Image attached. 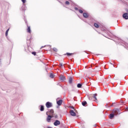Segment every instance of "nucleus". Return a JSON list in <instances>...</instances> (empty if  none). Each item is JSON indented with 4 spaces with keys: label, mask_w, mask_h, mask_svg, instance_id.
Returning a JSON list of instances; mask_svg holds the SVG:
<instances>
[{
    "label": "nucleus",
    "mask_w": 128,
    "mask_h": 128,
    "mask_svg": "<svg viewBox=\"0 0 128 128\" xmlns=\"http://www.w3.org/2000/svg\"><path fill=\"white\" fill-rule=\"evenodd\" d=\"M54 110L51 109L49 112H46V116H51L54 118Z\"/></svg>",
    "instance_id": "1"
},
{
    "label": "nucleus",
    "mask_w": 128,
    "mask_h": 128,
    "mask_svg": "<svg viewBox=\"0 0 128 128\" xmlns=\"http://www.w3.org/2000/svg\"><path fill=\"white\" fill-rule=\"evenodd\" d=\"M46 107L47 108H52V104L50 102H47L46 104Z\"/></svg>",
    "instance_id": "2"
},
{
    "label": "nucleus",
    "mask_w": 128,
    "mask_h": 128,
    "mask_svg": "<svg viewBox=\"0 0 128 128\" xmlns=\"http://www.w3.org/2000/svg\"><path fill=\"white\" fill-rule=\"evenodd\" d=\"M48 116V117H47V118H46V120L48 122H50V120H52V116H49V115H47Z\"/></svg>",
    "instance_id": "3"
},
{
    "label": "nucleus",
    "mask_w": 128,
    "mask_h": 128,
    "mask_svg": "<svg viewBox=\"0 0 128 128\" xmlns=\"http://www.w3.org/2000/svg\"><path fill=\"white\" fill-rule=\"evenodd\" d=\"M54 124L56 126H60V122L58 120H56L55 121V122H54Z\"/></svg>",
    "instance_id": "4"
},
{
    "label": "nucleus",
    "mask_w": 128,
    "mask_h": 128,
    "mask_svg": "<svg viewBox=\"0 0 128 128\" xmlns=\"http://www.w3.org/2000/svg\"><path fill=\"white\" fill-rule=\"evenodd\" d=\"M112 114H114V116H116V114H118V109L114 110L112 112Z\"/></svg>",
    "instance_id": "5"
},
{
    "label": "nucleus",
    "mask_w": 128,
    "mask_h": 128,
    "mask_svg": "<svg viewBox=\"0 0 128 128\" xmlns=\"http://www.w3.org/2000/svg\"><path fill=\"white\" fill-rule=\"evenodd\" d=\"M123 18H124V20H128V13H124L122 15Z\"/></svg>",
    "instance_id": "6"
},
{
    "label": "nucleus",
    "mask_w": 128,
    "mask_h": 128,
    "mask_svg": "<svg viewBox=\"0 0 128 128\" xmlns=\"http://www.w3.org/2000/svg\"><path fill=\"white\" fill-rule=\"evenodd\" d=\"M70 114L72 116H76V114L73 110H70Z\"/></svg>",
    "instance_id": "7"
},
{
    "label": "nucleus",
    "mask_w": 128,
    "mask_h": 128,
    "mask_svg": "<svg viewBox=\"0 0 128 128\" xmlns=\"http://www.w3.org/2000/svg\"><path fill=\"white\" fill-rule=\"evenodd\" d=\"M60 80H62V82H64V80H66V77L62 75H61L60 76Z\"/></svg>",
    "instance_id": "8"
},
{
    "label": "nucleus",
    "mask_w": 128,
    "mask_h": 128,
    "mask_svg": "<svg viewBox=\"0 0 128 128\" xmlns=\"http://www.w3.org/2000/svg\"><path fill=\"white\" fill-rule=\"evenodd\" d=\"M56 104H58V106H62V100H58L56 102Z\"/></svg>",
    "instance_id": "9"
},
{
    "label": "nucleus",
    "mask_w": 128,
    "mask_h": 128,
    "mask_svg": "<svg viewBox=\"0 0 128 128\" xmlns=\"http://www.w3.org/2000/svg\"><path fill=\"white\" fill-rule=\"evenodd\" d=\"M83 16H84L86 18H88V14L84 12L83 14Z\"/></svg>",
    "instance_id": "10"
},
{
    "label": "nucleus",
    "mask_w": 128,
    "mask_h": 128,
    "mask_svg": "<svg viewBox=\"0 0 128 128\" xmlns=\"http://www.w3.org/2000/svg\"><path fill=\"white\" fill-rule=\"evenodd\" d=\"M27 32H29V34L32 32V30H30V26H28Z\"/></svg>",
    "instance_id": "11"
},
{
    "label": "nucleus",
    "mask_w": 128,
    "mask_h": 128,
    "mask_svg": "<svg viewBox=\"0 0 128 128\" xmlns=\"http://www.w3.org/2000/svg\"><path fill=\"white\" fill-rule=\"evenodd\" d=\"M97 96H98L97 94H94V95H93V98H94V100L96 102V100H98V98H96Z\"/></svg>",
    "instance_id": "12"
},
{
    "label": "nucleus",
    "mask_w": 128,
    "mask_h": 128,
    "mask_svg": "<svg viewBox=\"0 0 128 128\" xmlns=\"http://www.w3.org/2000/svg\"><path fill=\"white\" fill-rule=\"evenodd\" d=\"M66 54H67V56H74V53H66V54H64V56H66Z\"/></svg>",
    "instance_id": "13"
},
{
    "label": "nucleus",
    "mask_w": 128,
    "mask_h": 128,
    "mask_svg": "<svg viewBox=\"0 0 128 128\" xmlns=\"http://www.w3.org/2000/svg\"><path fill=\"white\" fill-rule=\"evenodd\" d=\"M40 112H44V106H40Z\"/></svg>",
    "instance_id": "14"
},
{
    "label": "nucleus",
    "mask_w": 128,
    "mask_h": 128,
    "mask_svg": "<svg viewBox=\"0 0 128 128\" xmlns=\"http://www.w3.org/2000/svg\"><path fill=\"white\" fill-rule=\"evenodd\" d=\"M94 26H95V28H100V26H98V24L96 23L94 24Z\"/></svg>",
    "instance_id": "15"
},
{
    "label": "nucleus",
    "mask_w": 128,
    "mask_h": 128,
    "mask_svg": "<svg viewBox=\"0 0 128 128\" xmlns=\"http://www.w3.org/2000/svg\"><path fill=\"white\" fill-rule=\"evenodd\" d=\"M72 78L70 77L69 78V83L72 84Z\"/></svg>",
    "instance_id": "16"
},
{
    "label": "nucleus",
    "mask_w": 128,
    "mask_h": 128,
    "mask_svg": "<svg viewBox=\"0 0 128 128\" xmlns=\"http://www.w3.org/2000/svg\"><path fill=\"white\" fill-rule=\"evenodd\" d=\"M114 116V114H110V118L112 119L113 118Z\"/></svg>",
    "instance_id": "17"
},
{
    "label": "nucleus",
    "mask_w": 128,
    "mask_h": 128,
    "mask_svg": "<svg viewBox=\"0 0 128 128\" xmlns=\"http://www.w3.org/2000/svg\"><path fill=\"white\" fill-rule=\"evenodd\" d=\"M50 77L51 78H54V75L51 73L50 74Z\"/></svg>",
    "instance_id": "18"
},
{
    "label": "nucleus",
    "mask_w": 128,
    "mask_h": 128,
    "mask_svg": "<svg viewBox=\"0 0 128 128\" xmlns=\"http://www.w3.org/2000/svg\"><path fill=\"white\" fill-rule=\"evenodd\" d=\"M10 30V28L8 29L6 32V36H8V31Z\"/></svg>",
    "instance_id": "19"
},
{
    "label": "nucleus",
    "mask_w": 128,
    "mask_h": 128,
    "mask_svg": "<svg viewBox=\"0 0 128 128\" xmlns=\"http://www.w3.org/2000/svg\"><path fill=\"white\" fill-rule=\"evenodd\" d=\"M86 104V102L84 101L83 102H82V105L84 106Z\"/></svg>",
    "instance_id": "20"
},
{
    "label": "nucleus",
    "mask_w": 128,
    "mask_h": 128,
    "mask_svg": "<svg viewBox=\"0 0 128 128\" xmlns=\"http://www.w3.org/2000/svg\"><path fill=\"white\" fill-rule=\"evenodd\" d=\"M82 84H78L77 85V88H82Z\"/></svg>",
    "instance_id": "21"
},
{
    "label": "nucleus",
    "mask_w": 128,
    "mask_h": 128,
    "mask_svg": "<svg viewBox=\"0 0 128 128\" xmlns=\"http://www.w3.org/2000/svg\"><path fill=\"white\" fill-rule=\"evenodd\" d=\"M53 50H54V52H58V48H53Z\"/></svg>",
    "instance_id": "22"
},
{
    "label": "nucleus",
    "mask_w": 128,
    "mask_h": 128,
    "mask_svg": "<svg viewBox=\"0 0 128 128\" xmlns=\"http://www.w3.org/2000/svg\"><path fill=\"white\" fill-rule=\"evenodd\" d=\"M78 12L80 14H82V12H84L82 10H79Z\"/></svg>",
    "instance_id": "23"
},
{
    "label": "nucleus",
    "mask_w": 128,
    "mask_h": 128,
    "mask_svg": "<svg viewBox=\"0 0 128 128\" xmlns=\"http://www.w3.org/2000/svg\"><path fill=\"white\" fill-rule=\"evenodd\" d=\"M32 54H34V56H36V52H32Z\"/></svg>",
    "instance_id": "24"
},
{
    "label": "nucleus",
    "mask_w": 128,
    "mask_h": 128,
    "mask_svg": "<svg viewBox=\"0 0 128 128\" xmlns=\"http://www.w3.org/2000/svg\"><path fill=\"white\" fill-rule=\"evenodd\" d=\"M66 4H70V2L68 1H66Z\"/></svg>",
    "instance_id": "25"
},
{
    "label": "nucleus",
    "mask_w": 128,
    "mask_h": 128,
    "mask_svg": "<svg viewBox=\"0 0 128 128\" xmlns=\"http://www.w3.org/2000/svg\"><path fill=\"white\" fill-rule=\"evenodd\" d=\"M62 66H63L62 63H60V68H62Z\"/></svg>",
    "instance_id": "26"
},
{
    "label": "nucleus",
    "mask_w": 128,
    "mask_h": 128,
    "mask_svg": "<svg viewBox=\"0 0 128 128\" xmlns=\"http://www.w3.org/2000/svg\"><path fill=\"white\" fill-rule=\"evenodd\" d=\"M21 0L23 2V4H26V0Z\"/></svg>",
    "instance_id": "27"
},
{
    "label": "nucleus",
    "mask_w": 128,
    "mask_h": 128,
    "mask_svg": "<svg viewBox=\"0 0 128 128\" xmlns=\"http://www.w3.org/2000/svg\"><path fill=\"white\" fill-rule=\"evenodd\" d=\"M74 10H78V8L75 7Z\"/></svg>",
    "instance_id": "28"
},
{
    "label": "nucleus",
    "mask_w": 128,
    "mask_h": 128,
    "mask_svg": "<svg viewBox=\"0 0 128 128\" xmlns=\"http://www.w3.org/2000/svg\"><path fill=\"white\" fill-rule=\"evenodd\" d=\"M54 118H58V115L55 116Z\"/></svg>",
    "instance_id": "29"
},
{
    "label": "nucleus",
    "mask_w": 128,
    "mask_h": 128,
    "mask_svg": "<svg viewBox=\"0 0 128 128\" xmlns=\"http://www.w3.org/2000/svg\"><path fill=\"white\" fill-rule=\"evenodd\" d=\"M126 12H128V9L126 10Z\"/></svg>",
    "instance_id": "30"
},
{
    "label": "nucleus",
    "mask_w": 128,
    "mask_h": 128,
    "mask_svg": "<svg viewBox=\"0 0 128 128\" xmlns=\"http://www.w3.org/2000/svg\"><path fill=\"white\" fill-rule=\"evenodd\" d=\"M44 48V46H42V47H41V48Z\"/></svg>",
    "instance_id": "31"
},
{
    "label": "nucleus",
    "mask_w": 128,
    "mask_h": 128,
    "mask_svg": "<svg viewBox=\"0 0 128 128\" xmlns=\"http://www.w3.org/2000/svg\"><path fill=\"white\" fill-rule=\"evenodd\" d=\"M127 110H128V108H126Z\"/></svg>",
    "instance_id": "32"
},
{
    "label": "nucleus",
    "mask_w": 128,
    "mask_h": 128,
    "mask_svg": "<svg viewBox=\"0 0 128 128\" xmlns=\"http://www.w3.org/2000/svg\"><path fill=\"white\" fill-rule=\"evenodd\" d=\"M72 108H74V107H72Z\"/></svg>",
    "instance_id": "33"
},
{
    "label": "nucleus",
    "mask_w": 128,
    "mask_h": 128,
    "mask_svg": "<svg viewBox=\"0 0 128 128\" xmlns=\"http://www.w3.org/2000/svg\"><path fill=\"white\" fill-rule=\"evenodd\" d=\"M111 64H112L110 63Z\"/></svg>",
    "instance_id": "34"
}]
</instances>
